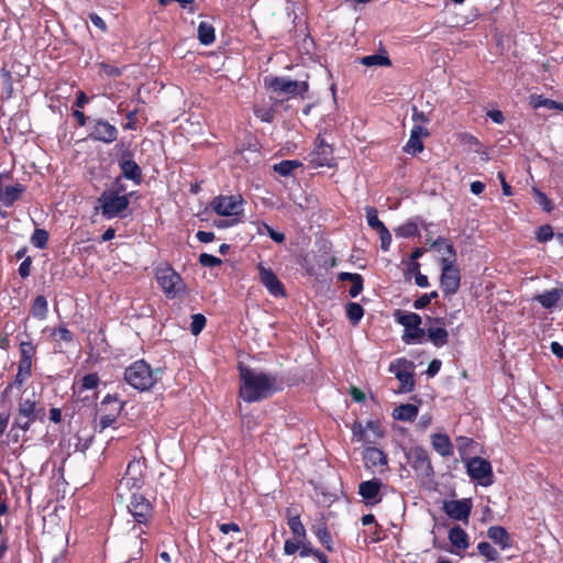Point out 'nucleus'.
<instances>
[{"label":"nucleus","mask_w":563,"mask_h":563,"mask_svg":"<svg viewBox=\"0 0 563 563\" xmlns=\"http://www.w3.org/2000/svg\"><path fill=\"white\" fill-rule=\"evenodd\" d=\"M162 378V369H153L143 360L131 364L124 372L125 382L133 388L144 391L152 388Z\"/></svg>","instance_id":"nucleus-2"},{"label":"nucleus","mask_w":563,"mask_h":563,"mask_svg":"<svg viewBox=\"0 0 563 563\" xmlns=\"http://www.w3.org/2000/svg\"><path fill=\"white\" fill-rule=\"evenodd\" d=\"M533 191L538 198L539 203L544 208V210L551 211L552 206H551V202L548 199V197L543 192L539 191L538 189H533Z\"/></svg>","instance_id":"nucleus-58"},{"label":"nucleus","mask_w":563,"mask_h":563,"mask_svg":"<svg viewBox=\"0 0 563 563\" xmlns=\"http://www.w3.org/2000/svg\"><path fill=\"white\" fill-rule=\"evenodd\" d=\"M211 207L219 216L236 219L243 212V199L241 196H220L212 200Z\"/></svg>","instance_id":"nucleus-12"},{"label":"nucleus","mask_w":563,"mask_h":563,"mask_svg":"<svg viewBox=\"0 0 563 563\" xmlns=\"http://www.w3.org/2000/svg\"><path fill=\"white\" fill-rule=\"evenodd\" d=\"M48 233L43 229H36L32 236L31 242L37 249H44L47 245Z\"/></svg>","instance_id":"nucleus-44"},{"label":"nucleus","mask_w":563,"mask_h":563,"mask_svg":"<svg viewBox=\"0 0 563 563\" xmlns=\"http://www.w3.org/2000/svg\"><path fill=\"white\" fill-rule=\"evenodd\" d=\"M122 174L125 178L131 179L135 183H140L142 178L141 169L139 165L132 159H122L120 162Z\"/></svg>","instance_id":"nucleus-32"},{"label":"nucleus","mask_w":563,"mask_h":563,"mask_svg":"<svg viewBox=\"0 0 563 563\" xmlns=\"http://www.w3.org/2000/svg\"><path fill=\"white\" fill-rule=\"evenodd\" d=\"M429 135L428 130L421 124H415L411 129L409 141L405 146L408 154L417 155L423 151L422 139Z\"/></svg>","instance_id":"nucleus-20"},{"label":"nucleus","mask_w":563,"mask_h":563,"mask_svg":"<svg viewBox=\"0 0 563 563\" xmlns=\"http://www.w3.org/2000/svg\"><path fill=\"white\" fill-rule=\"evenodd\" d=\"M258 277L261 283L265 286L268 292L274 297L285 296V289L275 273L266 267L263 263L257 265Z\"/></svg>","instance_id":"nucleus-17"},{"label":"nucleus","mask_w":563,"mask_h":563,"mask_svg":"<svg viewBox=\"0 0 563 563\" xmlns=\"http://www.w3.org/2000/svg\"><path fill=\"white\" fill-rule=\"evenodd\" d=\"M431 324L427 329L429 340L437 347H441L448 343V331L444 329L443 319L437 318L430 320Z\"/></svg>","instance_id":"nucleus-21"},{"label":"nucleus","mask_w":563,"mask_h":563,"mask_svg":"<svg viewBox=\"0 0 563 563\" xmlns=\"http://www.w3.org/2000/svg\"><path fill=\"white\" fill-rule=\"evenodd\" d=\"M240 396L247 402L267 398L276 390V378L263 372L240 367Z\"/></svg>","instance_id":"nucleus-1"},{"label":"nucleus","mask_w":563,"mask_h":563,"mask_svg":"<svg viewBox=\"0 0 563 563\" xmlns=\"http://www.w3.org/2000/svg\"><path fill=\"white\" fill-rule=\"evenodd\" d=\"M407 462L416 471L418 476L428 477L432 473V466L424 449L420 446L410 448L406 452Z\"/></svg>","instance_id":"nucleus-15"},{"label":"nucleus","mask_w":563,"mask_h":563,"mask_svg":"<svg viewBox=\"0 0 563 563\" xmlns=\"http://www.w3.org/2000/svg\"><path fill=\"white\" fill-rule=\"evenodd\" d=\"M99 378L96 374H88L81 379V386L84 389H93L97 387Z\"/></svg>","instance_id":"nucleus-53"},{"label":"nucleus","mask_w":563,"mask_h":563,"mask_svg":"<svg viewBox=\"0 0 563 563\" xmlns=\"http://www.w3.org/2000/svg\"><path fill=\"white\" fill-rule=\"evenodd\" d=\"M363 289V282H362V277H354V280H352V286L350 288V295L351 297H356L361 294Z\"/></svg>","instance_id":"nucleus-56"},{"label":"nucleus","mask_w":563,"mask_h":563,"mask_svg":"<svg viewBox=\"0 0 563 563\" xmlns=\"http://www.w3.org/2000/svg\"><path fill=\"white\" fill-rule=\"evenodd\" d=\"M317 538L321 542V544L328 550L333 551V542L330 532L328 531L327 527L321 525L313 529Z\"/></svg>","instance_id":"nucleus-39"},{"label":"nucleus","mask_w":563,"mask_h":563,"mask_svg":"<svg viewBox=\"0 0 563 563\" xmlns=\"http://www.w3.org/2000/svg\"><path fill=\"white\" fill-rule=\"evenodd\" d=\"M563 295V290L559 288H553L551 290H548L541 295L536 296V300L547 309L553 308L558 301L561 299Z\"/></svg>","instance_id":"nucleus-28"},{"label":"nucleus","mask_w":563,"mask_h":563,"mask_svg":"<svg viewBox=\"0 0 563 563\" xmlns=\"http://www.w3.org/2000/svg\"><path fill=\"white\" fill-rule=\"evenodd\" d=\"M449 540L456 550H466L468 548V536L460 527H453L449 531Z\"/></svg>","instance_id":"nucleus-29"},{"label":"nucleus","mask_w":563,"mask_h":563,"mask_svg":"<svg viewBox=\"0 0 563 563\" xmlns=\"http://www.w3.org/2000/svg\"><path fill=\"white\" fill-rule=\"evenodd\" d=\"M446 246L451 249V254L453 258V263H455V252L453 249V245L445 240L439 239L433 244L432 247L440 254L441 256V264L443 265V260L445 256H449V253L446 252Z\"/></svg>","instance_id":"nucleus-42"},{"label":"nucleus","mask_w":563,"mask_h":563,"mask_svg":"<svg viewBox=\"0 0 563 563\" xmlns=\"http://www.w3.org/2000/svg\"><path fill=\"white\" fill-rule=\"evenodd\" d=\"M219 529L222 533H230V532H240V527L236 523H221L219 525Z\"/></svg>","instance_id":"nucleus-60"},{"label":"nucleus","mask_w":563,"mask_h":563,"mask_svg":"<svg viewBox=\"0 0 563 563\" xmlns=\"http://www.w3.org/2000/svg\"><path fill=\"white\" fill-rule=\"evenodd\" d=\"M418 415V407L412 404H405L396 407L393 411V417L400 421H411Z\"/></svg>","instance_id":"nucleus-31"},{"label":"nucleus","mask_w":563,"mask_h":563,"mask_svg":"<svg viewBox=\"0 0 563 563\" xmlns=\"http://www.w3.org/2000/svg\"><path fill=\"white\" fill-rule=\"evenodd\" d=\"M198 38L201 44L210 45L214 42V27L208 22H200L198 26Z\"/></svg>","instance_id":"nucleus-34"},{"label":"nucleus","mask_w":563,"mask_h":563,"mask_svg":"<svg viewBox=\"0 0 563 563\" xmlns=\"http://www.w3.org/2000/svg\"><path fill=\"white\" fill-rule=\"evenodd\" d=\"M366 219L368 225L376 231L385 228V224L378 219L377 210L373 207H366Z\"/></svg>","instance_id":"nucleus-43"},{"label":"nucleus","mask_w":563,"mask_h":563,"mask_svg":"<svg viewBox=\"0 0 563 563\" xmlns=\"http://www.w3.org/2000/svg\"><path fill=\"white\" fill-rule=\"evenodd\" d=\"M468 476L483 486L493 484V470L490 463L482 457H472L466 462Z\"/></svg>","instance_id":"nucleus-13"},{"label":"nucleus","mask_w":563,"mask_h":563,"mask_svg":"<svg viewBox=\"0 0 563 563\" xmlns=\"http://www.w3.org/2000/svg\"><path fill=\"white\" fill-rule=\"evenodd\" d=\"M54 335L56 338H58L59 340H63V341H71L73 339V335H71V332L69 330H67L66 328H58L57 330L54 331Z\"/></svg>","instance_id":"nucleus-59"},{"label":"nucleus","mask_w":563,"mask_h":563,"mask_svg":"<svg viewBox=\"0 0 563 563\" xmlns=\"http://www.w3.org/2000/svg\"><path fill=\"white\" fill-rule=\"evenodd\" d=\"M363 459L366 467H385L387 466L388 460L386 454L374 446H368L363 452Z\"/></svg>","instance_id":"nucleus-25"},{"label":"nucleus","mask_w":563,"mask_h":563,"mask_svg":"<svg viewBox=\"0 0 563 563\" xmlns=\"http://www.w3.org/2000/svg\"><path fill=\"white\" fill-rule=\"evenodd\" d=\"M380 481H365L360 484L358 493L367 504L375 505L380 501Z\"/></svg>","instance_id":"nucleus-23"},{"label":"nucleus","mask_w":563,"mask_h":563,"mask_svg":"<svg viewBox=\"0 0 563 563\" xmlns=\"http://www.w3.org/2000/svg\"><path fill=\"white\" fill-rule=\"evenodd\" d=\"M487 115L497 124H501L505 120V117L499 110H489Z\"/></svg>","instance_id":"nucleus-62"},{"label":"nucleus","mask_w":563,"mask_h":563,"mask_svg":"<svg viewBox=\"0 0 563 563\" xmlns=\"http://www.w3.org/2000/svg\"><path fill=\"white\" fill-rule=\"evenodd\" d=\"M31 374L32 365L19 363L18 373L14 377V380L11 384H9L2 393L3 398L12 394L14 389L20 390L24 382L31 377Z\"/></svg>","instance_id":"nucleus-24"},{"label":"nucleus","mask_w":563,"mask_h":563,"mask_svg":"<svg viewBox=\"0 0 563 563\" xmlns=\"http://www.w3.org/2000/svg\"><path fill=\"white\" fill-rule=\"evenodd\" d=\"M255 115L263 122H272L274 118V112L272 108L264 107H255Z\"/></svg>","instance_id":"nucleus-51"},{"label":"nucleus","mask_w":563,"mask_h":563,"mask_svg":"<svg viewBox=\"0 0 563 563\" xmlns=\"http://www.w3.org/2000/svg\"><path fill=\"white\" fill-rule=\"evenodd\" d=\"M477 550L488 561H496L498 559V552L488 542H479Z\"/></svg>","instance_id":"nucleus-46"},{"label":"nucleus","mask_w":563,"mask_h":563,"mask_svg":"<svg viewBox=\"0 0 563 563\" xmlns=\"http://www.w3.org/2000/svg\"><path fill=\"white\" fill-rule=\"evenodd\" d=\"M446 252L449 253V256H445L443 260L440 285L444 295L451 296L459 290L461 276L459 268L455 263H453L451 249L449 246H446Z\"/></svg>","instance_id":"nucleus-8"},{"label":"nucleus","mask_w":563,"mask_h":563,"mask_svg":"<svg viewBox=\"0 0 563 563\" xmlns=\"http://www.w3.org/2000/svg\"><path fill=\"white\" fill-rule=\"evenodd\" d=\"M397 322L404 327L402 340L407 344L424 342L426 331L421 328L422 319L415 312H406L397 317Z\"/></svg>","instance_id":"nucleus-7"},{"label":"nucleus","mask_w":563,"mask_h":563,"mask_svg":"<svg viewBox=\"0 0 563 563\" xmlns=\"http://www.w3.org/2000/svg\"><path fill=\"white\" fill-rule=\"evenodd\" d=\"M445 514L455 520H467L471 503L467 499L451 500L444 504Z\"/></svg>","instance_id":"nucleus-22"},{"label":"nucleus","mask_w":563,"mask_h":563,"mask_svg":"<svg viewBox=\"0 0 563 563\" xmlns=\"http://www.w3.org/2000/svg\"><path fill=\"white\" fill-rule=\"evenodd\" d=\"M48 312V303L44 296H37L32 305L31 313L34 318L44 320Z\"/></svg>","instance_id":"nucleus-35"},{"label":"nucleus","mask_w":563,"mask_h":563,"mask_svg":"<svg viewBox=\"0 0 563 563\" xmlns=\"http://www.w3.org/2000/svg\"><path fill=\"white\" fill-rule=\"evenodd\" d=\"M299 166L300 163L298 161H283L274 165V170L282 176H289Z\"/></svg>","instance_id":"nucleus-40"},{"label":"nucleus","mask_w":563,"mask_h":563,"mask_svg":"<svg viewBox=\"0 0 563 563\" xmlns=\"http://www.w3.org/2000/svg\"><path fill=\"white\" fill-rule=\"evenodd\" d=\"M536 238L539 242H548L553 238V230L549 224L542 225L537 230Z\"/></svg>","instance_id":"nucleus-49"},{"label":"nucleus","mask_w":563,"mask_h":563,"mask_svg":"<svg viewBox=\"0 0 563 563\" xmlns=\"http://www.w3.org/2000/svg\"><path fill=\"white\" fill-rule=\"evenodd\" d=\"M303 541H298L294 538V540H286L284 545V551L286 554L291 555L297 552Z\"/></svg>","instance_id":"nucleus-54"},{"label":"nucleus","mask_w":563,"mask_h":563,"mask_svg":"<svg viewBox=\"0 0 563 563\" xmlns=\"http://www.w3.org/2000/svg\"><path fill=\"white\" fill-rule=\"evenodd\" d=\"M128 508L136 522L132 531L135 536L140 537L145 533L142 526H146L153 517V506L143 495L133 494Z\"/></svg>","instance_id":"nucleus-5"},{"label":"nucleus","mask_w":563,"mask_h":563,"mask_svg":"<svg viewBox=\"0 0 563 563\" xmlns=\"http://www.w3.org/2000/svg\"><path fill=\"white\" fill-rule=\"evenodd\" d=\"M361 63L367 67L389 66L390 59L385 55L374 54L364 56Z\"/></svg>","instance_id":"nucleus-38"},{"label":"nucleus","mask_w":563,"mask_h":563,"mask_svg":"<svg viewBox=\"0 0 563 563\" xmlns=\"http://www.w3.org/2000/svg\"><path fill=\"white\" fill-rule=\"evenodd\" d=\"M156 278L163 291L170 298L184 291L181 277L170 267H161L156 271Z\"/></svg>","instance_id":"nucleus-10"},{"label":"nucleus","mask_w":563,"mask_h":563,"mask_svg":"<svg viewBox=\"0 0 563 563\" xmlns=\"http://www.w3.org/2000/svg\"><path fill=\"white\" fill-rule=\"evenodd\" d=\"M430 303V297L428 295L420 296L417 300L413 302V307L416 309H423Z\"/></svg>","instance_id":"nucleus-63"},{"label":"nucleus","mask_w":563,"mask_h":563,"mask_svg":"<svg viewBox=\"0 0 563 563\" xmlns=\"http://www.w3.org/2000/svg\"><path fill=\"white\" fill-rule=\"evenodd\" d=\"M487 536L492 539L496 544H498L503 550L509 549L511 547L510 537L505 528L495 526L488 529Z\"/></svg>","instance_id":"nucleus-27"},{"label":"nucleus","mask_w":563,"mask_h":563,"mask_svg":"<svg viewBox=\"0 0 563 563\" xmlns=\"http://www.w3.org/2000/svg\"><path fill=\"white\" fill-rule=\"evenodd\" d=\"M89 19H90L91 23L95 26H97L98 29H100L101 31H106L107 30L104 21L98 14L91 13L89 15Z\"/></svg>","instance_id":"nucleus-61"},{"label":"nucleus","mask_w":563,"mask_h":563,"mask_svg":"<svg viewBox=\"0 0 563 563\" xmlns=\"http://www.w3.org/2000/svg\"><path fill=\"white\" fill-rule=\"evenodd\" d=\"M529 103L533 109L547 108L551 110L563 111V102H556L554 100L542 97L541 95H531Z\"/></svg>","instance_id":"nucleus-33"},{"label":"nucleus","mask_w":563,"mask_h":563,"mask_svg":"<svg viewBox=\"0 0 563 563\" xmlns=\"http://www.w3.org/2000/svg\"><path fill=\"white\" fill-rule=\"evenodd\" d=\"M23 192V186L11 184L8 174L0 175V202L3 206H11Z\"/></svg>","instance_id":"nucleus-19"},{"label":"nucleus","mask_w":563,"mask_h":563,"mask_svg":"<svg viewBox=\"0 0 563 563\" xmlns=\"http://www.w3.org/2000/svg\"><path fill=\"white\" fill-rule=\"evenodd\" d=\"M288 526L291 530L294 538L298 541H305L306 539V529L299 518L298 515L289 516L288 518Z\"/></svg>","instance_id":"nucleus-36"},{"label":"nucleus","mask_w":563,"mask_h":563,"mask_svg":"<svg viewBox=\"0 0 563 563\" xmlns=\"http://www.w3.org/2000/svg\"><path fill=\"white\" fill-rule=\"evenodd\" d=\"M432 448L441 456H450L453 454V445L448 434L434 433L431 435Z\"/></svg>","instance_id":"nucleus-26"},{"label":"nucleus","mask_w":563,"mask_h":563,"mask_svg":"<svg viewBox=\"0 0 563 563\" xmlns=\"http://www.w3.org/2000/svg\"><path fill=\"white\" fill-rule=\"evenodd\" d=\"M380 238L382 247L386 251L388 250L390 243H391V234L389 233L388 229L385 227L384 229L377 231Z\"/></svg>","instance_id":"nucleus-55"},{"label":"nucleus","mask_w":563,"mask_h":563,"mask_svg":"<svg viewBox=\"0 0 563 563\" xmlns=\"http://www.w3.org/2000/svg\"><path fill=\"white\" fill-rule=\"evenodd\" d=\"M345 310L349 320L353 323H357L364 316L362 306L356 302H349Z\"/></svg>","instance_id":"nucleus-41"},{"label":"nucleus","mask_w":563,"mask_h":563,"mask_svg":"<svg viewBox=\"0 0 563 563\" xmlns=\"http://www.w3.org/2000/svg\"><path fill=\"white\" fill-rule=\"evenodd\" d=\"M31 264L32 260L29 256L25 257L24 261L20 264L19 274L22 278H26L30 275Z\"/></svg>","instance_id":"nucleus-57"},{"label":"nucleus","mask_w":563,"mask_h":563,"mask_svg":"<svg viewBox=\"0 0 563 563\" xmlns=\"http://www.w3.org/2000/svg\"><path fill=\"white\" fill-rule=\"evenodd\" d=\"M145 478V464L141 460H133L128 464L123 477L117 487L118 495H123L132 489H139L143 486Z\"/></svg>","instance_id":"nucleus-6"},{"label":"nucleus","mask_w":563,"mask_h":563,"mask_svg":"<svg viewBox=\"0 0 563 563\" xmlns=\"http://www.w3.org/2000/svg\"><path fill=\"white\" fill-rule=\"evenodd\" d=\"M258 233L264 234L267 233L271 239L277 243H283L285 241V235L282 232L275 231L273 228H271L268 224L263 223L258 228Z\"/></svg>","instance_id":"nucleus-47"},{"label":"nucleus","mask_w":563,"mask_h":563,"mask_svg":"<svg viewBox=\"0 0 563 563\" xmlns=\"http://www.w3.org/2000/svg\"><path fill=\"white\" fill-rule=\"evenodd\" d=\"M265 85L269 87L274 92L287 96H302L308 91L307 81H297L288 78H265Z\"/></svg>","instance_id":"nucleus-11"},{"label":"nucleus","mask_w":563,"mask_h":563,"mask_svg":"<svg viewBox=\"0 0 563 563\" xmlns=\"http://www.w3.org/2000/svg\"><path fill=\"white\" fill-rule=\"evenodd\" d=\"M206 325V318L201 313H197L192 316V321L190 324V331L194 335H198Z\"/></svg>","instance_id":"nucleus-48"},{"label":"nucleus","mask_w":563,"mask_h":563,"mask_svg":"<svg viewBox=\"0 0 563 563\" xmlns=\"http://www.w3.org/2000/svg\"><path fill=\"white\" fill-rule=\"evenodd\" d=\"M36 353V347L32 342L20 343V361L21 364L32 365L33 357Z\"/></svg>","instance_id":"nucleus-37"},{"label":"nucleus","mask_w":563,"mask_h":563,"mask_svg":"<svg viewBox=\"0 0 563 563\" xmlns=\"http://www.w3.org/2000/svg\"><path fill=\"white\" fill-rule=\"evenodd\" d=\"M36 404L37 395L35 391L27 388L23 389L19 398L18 412L14 417L13 426L22 431L29 430L36 419Z\"/></svg>","instance_id":"nucleus-4"},{"label":"nucleus","mask_w":563,"mask_h":563,"mask_svg":"<svg viewBox=\"0 0 563 563\" xmlns=\"http://www.w3.org/2000/svg\"><path fill=\"white\" fill-rule=\"evenodd\" d=\"M197 239L202 243H209L213 241L214 234L212 232L199 231L197 233Z\"/></svg>","instance_id":"nucleus-64"},{"label":"nucleus","mask_w":563,"mask_h":563,"mask_svg":"<svg viewBox=\"0 0 563 563\" xmlns=\"http://www.w3.org/2000/svg\"><path fill=\"white\" fill-rule=\"evenodd\" d=\"M352 435L356 442L376 443L383 437V430L376 421L368 420L365 424L356 421L352 426Z\"/></svg>","instance_id":"nucleus-14"},{"label":"nucleus","mask_w":563,"mask_h":563,"mask_svg":"<svg viewBox=\"0 0 563 563\" xmlns=\"http://www.w3.org/2000/svg\"><path fill=\"white\" fill-rule=\"evenodd\" d=\"M331 147L321 142L311 154V161L318 166H328L331 162Z\"/></svg>","instance_id":"nucleus-30"},{"label":"nucleus","mask_w":563,"mask_h":563,"mask_svg":"<svg viewBox=\"0 0 563 563\" xmlns=\"http://www.w3.org/2000/svg\"><path fill=\"white\" fill-rule=\"evenodd\" d=\"M411 271L415 272V283L417 286L421 288H426L429 286L428 277L419 272V264L412 263L411 264Z\"/></svg>","instance_id":"nucleus-50"},{"label":"nucleus","mask_w":563,"mask_h":563,"mask_svg":"<svg viewBox=\"0 0 563 563\" xmlns=\"http://www.w3.org/2000/svg\"><path fill=\"white\" fill-rule=\"evenodd\" d=\"M123 405L117 398L107 396L100 405L99 426L101 430L111 427L120 415Z\"/></svg>","instance_id":"nucleus-16"},{"label":"nucleus","mask_w":563,"mask_h":563,"mask_svg":"<svg viewBox=\"0 0 563 563\" xmlns=\"http://www.w3.org/2000/svg\"><path fill=\"white\" fill-rule=\"evenodd\" d=\"M130 200L128 195L120 194L117 189H107L98 198V206L106 219L123 218L126 214Z\"/></svg>","instance_id":"nucleus-3"},{"label":"nucleus","mask_w":563,"mask_h":563,"mask_svg":"<svg viewBox=\"0 0 563 563\" xmlns=\"http://www.w3.org/2000/svg\"><path fill=\"white\" fill-rule=\"evenodd\" d=\"M199 262L201 265L207 267H214L221 264V260L207 253H202L199 256Z\"/></svg>","instance_id":"nucleus-52"},{"label":"nucleus","mask_w":563,"mask_h":563,"mask_svg":"<svg viewBox=\"0 0 563 563\" xmlns=\"http://www.w3.org/2000/svg\"><path fill=\"white\" fill-rule=\"evenodd\" d=\"M418 227L413 222H407L396 229V235L402 238L415 236L418 234Z\"/></svg>","instance_id":"nucleus-45"},{"label":"nucleus","mask_w":563,"mask_h":563,"mask_svg":"<svg viewBox=\"0 0 563 563\" xmlns=\"http://www.w3.org/2000/svg\"><path fill=\"white\" fill-rule=\"evenodd\" d=\"M89 136L103 143H112L118 137V130L108 121L98 119L91 122Z\"/></svg>","instance_id":"nucleus-18"},{"label":"nucleus","mask_w":563,"mask_h":563,"mask_svg":"<svg viewBox=\"0 0 563 563\" xmlns=\"http://www.w3.org/2000/svg\"><path fill=\"white\" fill-rule=\"evenodd\" d=\"M415 364L412 361L406 358H397L389 365V372L395 374L400 383V390L408 393L411 391L415 385Z\"/></svg>","instance_id":"nucleus-9"}]
</instances>
